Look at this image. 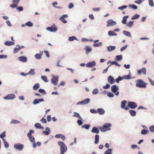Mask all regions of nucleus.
Masks as SVG:
<instances>
[{
    "instance_id": "nucleus-22",
    "label": "nucleus",
    "mask_w": 154,
    "mask_h": 154,
    "mask_svg": "<svg viewBox=\"0 0 154 154\" xmlns=\"http://www.w3.org/2000/svg\"><path fill=\"white\" fill-rule=\"evenodd\" d=\"M14 42L11 41H6L5 42L4 44L5 45L8 46H10L14 44Z\"/></svg>"
},
{
    "instance_id": "nucleus-23",
    "label": "nucleus",
    "mask_w": 154,
    "mask_h": 154,
    "mask_svg": "<svg viewBox=\"0 0 154 154\" xmlns=\"http://www.w3.org/2000/svg\"><path fill=\"white\" fill-rule=\"evenodd\" d=\"M24 46H20L18 48H15L14 49V54L17 53L19 50H20L22 49L23 48Z\"/></svg>"
},
{
    "instance_id": "nucleus-45",
    "label": "nucleus",
    "mask_w": 154,
    "mask_h": 154,
    "mask_svg": "<svg viewBox=\"0 0 154 154\" xmlns=\"http://www.w3.org/2000/svg\"><path fill=\"white\" fill-rule=\"evenodd\" d=\"M40 85L38 83H36L33 86V88L34 90H36L39 88Z\"/></svg>"
},
{
    "instance_id": "nucleus-59",
    "label": "nucleus",
    "mask_w": 154,
    "mask_h": 154,
    "mask_svg": "<svg viewBox=\"0 0 154 154\" xmlns=\"http://www.w3.org/2000/svg\"><path fill=\"white\" fill-rule=\"evenodd\" d=\"M17 6V5L15 3L11 4L10 5V7L11 8H16Z\"/></svg>"
},
{
    "instance_id": "nucleus-33",
    "label": "nucleus",
    "mask_w": 154,
    "mask_h": 154,
    "mask_svg": "<svg viewBox=\"0 0 154 154\" xmlns=\"http://www.w3.org/2000/svg\"><path fill=\"white\" fill-rule=\"evenodd\" d=\"M73 115H72V116L73 117H77L78 118L82 119L79 114L78 113L76 112H73Z\"/></svg>"
},
{
    "instance_id": "nucleus-51",
    "label": "nucleus",
    "mask_w": 154,
    "mask_h": 154,
    "mask_svg": "<svg viewBox=\"0 0 154 154\" xmlns=\"http://www.w3.org/2000/svg\"><path fill=\"white\" fill-rule=\"evenodd\" d=\"M123 79V77H122L121 76H119L115 80L117 83H119L120 81L122 80Z\"/></svg>"
},
{
    "instance_id": "nucleus-8",
    "label": "nucleus",
    "mask_w": 154,
    "mask_h": 154,
    "mask_svg": "<svg viewBox=\"0 0 154 154\" xmlns=\"http://www.w3.org/2000/svg\"><path fill=\"white\" fill-rule=\"evenodd\" d=\"M46 30L51 32H55L57 30V28L54 25H52L51 27H47L46 28Z\"/></svg>"
},
{
    "instance_id": "nucleus-56",
    "label": "nucleus",
    "mask_w": 154,
    "mask_h": 154,
    "mask_svg": "<svg viewBox=\"0 0 154 154\" xmlns=\"http://www.w3.org/2000/svg\"><path fill=\"white\" fill-rule=\"evenodd\" d=\"M144 1V0H136L134 2L138 5H140Z\"/></svg>"
},
{
    "instance_id": "nucleus-36",
    "label": "nucleus",
    "mask_w": 154,
    "mask_h": 154,
    "mask_svg": "<svg viewBox=\"0 0 154 154\" xmlns=\"http://www.w3.org/2000/svg\"><path fill=\"white\" fill-rule=\"evenodd\" d=\"M127 103V101L126 100H124L122 101L121 102V107L122 108H124L126 104Z\"/></svg>"
},
{
    "instance_id": "nucleus-44",
    "label": "nucleus",
    "mask_w": 154,
    "mask_h": 154,
    "mask_svg": "<svg viewBox=\"0 0 154 154\" xmlns=\"http://www.w3.org/2000/svg\"><path fill=\"white\" fill-rule=\"evenodd\" d=\"M90 127V125L89 124H85L82 125V128H85L86 129L88 130Z\"/></svg>"
},
{
    "instance_id": "nucleus-12",
    "label": "nucleus",
    "mask_w": 154,
    "mask_h": 154,
    "mask_svg": "<svg viewBox=\"0 0 154 154\" xmlns=\"http://www.w3.org/2000/svg\"><path fill=\"white\" fill-rule=\"evenodd\" d=\"M96 65L95 61H93L92 62H90L86 64V66L88 68H92L94 66Z\"/></svg>"
},
{
    "instance_id": "nucleus-41",
    "label": "nucleus",
    "mask_w": 154,
    "mask_h": 154,
    "mask_svg": "<svg viewBox=\"0 0 154 154\" xmlns=\"http://www.w3.org/2000/svg\"><path fill=\"white\" fill-rule=\"evenodd\" d=\"M92 94L94 95H96L97 94L99 93L98 89L97 88H94L92 91Z\"/></svg>"
},
{
    "instance_id": "nucleus-5",
    "label": "nucleus",
    "mask_w": 154,
    "mask_h": 154,
    "mask_svg": "<svg viewBox=\"0 0 154 154\" xmlns=\"http://www.w3.org/2000/svg\"><path fill=\"white\" fill-rule=\"evenodd\" d=\"M52 78L51 80V82L54 85H57V84L59 79L58 76H54L53 75H52Z\"/></svg>"
},
{
    "instance_id": "nucleus-19",
    "label": "nucleus",
    "mask_w": 154,
    "mask_h": 154,
    "mask_svg": "<svg viewBox=\"0 0 154 154\" xmlns=\"http://www.w3.org/2000/svg\"><path fill=\"white\" fill-rule=\"evenodd\" d=\"M51 131L50 129L48 127H46L45 129V131H42L43 134L45 135H48Z\"/></svg>"
},
{
    "instance_id": "nucleus-63",
    "label": "nucleus",
    "mask_w": 154,
    "mask_h": 154,
    "mask_svg": "<svg viewBox=\"0 0 154 154\" xmlns=\"http://www.w3.org/2000/svg\"><path fill=\"white\" fill-rule=\"evenodd\" d=\"M74 7V5L72 3H70L69 4L68 8L69 9H72Z\"/></svg>"
},
{
    "instance_id": "nucleus-39",
    "label": "nucleus",
    "mask_w": 154,
    "mask_h": 154,
    "mask_svg": "<svg viewBox=\"0 0 154 154\" xmlns=\"http://www.w3.org/2000/svg\"><path fill=\"white\" fill-rule=\"evenodd\" d=\"M131 73H129V74L127 75H125L123 76V79H131Z\"/></svg>"
},
{
    "instance_id": "nucleus-17",
    "label": "nucleus",
    "mask_w": 154,
    "mask_h": 154,
    "mask_svg": "<svg viewBox=\"0 0 154 154\" xmlns=\"http://www.w3.org/2000/svg\"><path fill=\"white\" fill-rule=\"evenodd\" d=\"M18 60L20 61L23 63L26 62L27 61V58L24 56H22L19 57H18Z\"/></svg>"
},
{
    "instance_id": "nucleus-49",
    "label": "nucleus",
    "mask_w": 154,
    "mask_h": 154,
    "mask_svg": "<svg viewBox=\"0 0 154 154\" xmlns=\"http://www.w3.org/2000/svg\"><path fill=\"white\" fill-rule=\"evenodd\" d=\"M102 42H100L98 43H95L93 44V46L95 47H98L102 45Z\"/></svg>"
},
{
    "instance_id": "nucleus-21",
    "label": "nucleus",
    "mask_w": 154,
    "mask_h": 154,
    "mask_svg": "<svg viewBox=\"0 0 154 154\" xmlns=\"http://www.w3.org/2000/svg\"><path fill=\"white\" fill-rule=\"evenodd\" d=\"M115 46L110 45L107 47V50L109 52H111L115 50L116 49Z\"/></svg>"
},
{
    "instance_id": "nucleus-2",
    "label": "nucleus",
    "mask_w": 154,
    "mask_h": 154,
    "mask_svg": "<svg viewBox=\"0 0 154 154\" xmlns=\"http://www.w3.org/2000/svg\"><path fill=\"white\" fill-rule=\"evenodd\" d=\"M136 82V86L137 87L140 88H145L146 87L147 83L141 79L137 80Z\"/></svg>"
},
{
    "instance_id": "nucleus-1",
    "label": "nucleus",
    "mask_w": 154,
    "mask_h": 154,
    "mask_svg": "<svg viewBox=\"0 0 154 154\" xmlns=\"http://www.w3.org/2000/svg\"><path fill=\"white\" fill-rule=\"evenodd\" d=\"M57 143L60 146V154H64L67 150L66 146L61 141H58Z\"/></svg>"
},
{
    "instance_id": "nucleus-24",
    "label": "nucleus",
    "mask_w": 154,
    "mask_h": 154,
    "mask_svg": "<svg viewBox=\"0 0 154 154\" xmlns=\"http://www.w3.org/2000/svg\"><path fill=\"white\" fill-rule=\"evenodd\" d=\"M105 110L102 108H98L97 109V113L100 115H103L105 113Z\"/></svg>"
},
{
    "instance_id": "nucleus-13",
    "label": "nucleus",
    "mask_w": 154,
    "mask_h": 154,
    "mask_svg": "<svg viewBox=\"0 0 154 154\" xmlns=\"http://www.w3.org/2000/svg\"><path fill=\"white\" fill-rule=\"evenodd\" d=\"M146 68L143 67L141 69L137 71V73L138 75H140L142 73L143 75H145L146 74Z\"/></svg>"
},
{
    "instance_id": "nucleus-40",
    "label": "nucleus",
    "mask_w": 154,
    "mask_h": 154,
    "mask_svg": "<svg viewBox=\"0 0 154 154\" xmlns=\"http://www.w3.org/2000/svg\"><path fill=\"white\" fill-rule=\"evenodd\" d=\"M128 7L129 8H132L134 10H136L137 8V6L134 5H129Z\"/></svg>"
},
{
    "instance_id": "nucleus-28",
    "label": "nucleus",
    "mask_w": 154,
    "mask_h": 154,
    "mask_svg": "<svg viewBox=\"0 0 154 154\" xmlns=\"http://www.w3.org/2000/svg\"><path fill=\"white\" fill-rule=\"evenodd\" d=\"M123 33L125 35L130 37L131 38V33L128 31L124 30L123 31Z\"/></svg>"
},
{
    "instance_id": "nucleus-62",
    "label": "nucleus",
    "mask_w": 154,
    "mask_h": 154,
    "mask_svg": "<svg viewBox=\"0 0 154 154\" xmlns=\"http://www.w3.org/2000/svg\"><path fill=\"white\" fill-rule=\"evenodd\" d=\"M77 122L79 125H81L83 123V122L82 120V119H78L77 120Z\"/></svg>"
},
{
    "instance_id": "nucleus-4",
    "label": "nucleus",
    "mask_w": 154,
    "mask_h": 154,
    "mask_svg": "<svg viewBox=\"0 0 154 154\" xmlns=\"http://www.w3.org/2000/svg\"><path fill=\"white\" fill-rule=\"evenodd\" d=\"M34 131L32 130H30L29 132L27 134V136L29 141L32 142H34L35 141V138L32 135V134L33 133Z\"/></svg>"
},
{
    "instance_id": "nucleus-43",
    "label": "nucleus",
    "mask_w": 154,
    "mask_h": 154,
    "mask_svg": "<svg viewBox=\"0 0 154 154\" xmlns=\"http://www.w3.org/2000/svg\"><path fill=\"white\" fill-rule=\"evenodd\" d=\"M127 26L131 28L133 25V22L132 21H130L128 23L126 24Z\"/></svg>"
},
{
    "instance_id": "nucleus-61",
    "label": "nucleus",
    "mask_w": 154,
    "mask_h": 154,
    "mask_svg": "<svg viewBox=\"0 0 154 154\" xmlns=\"http://www.w3.org/2000/svg\"><path fill=\"white\" fill-rule=\"evenodd\" d=\"M128 46V45H126L124 46L123 47H122L120 49V51L121 52H122L123 51L125 50L127 47Z\"/></svg>"
},
{
    "instance_id": "nucleus-18",
    "label": "nucleus",
    "mask_w": 154,
    "mask_h": 154,
    "mask_svg": "<svg viewBox=\"0 0 154 154\" xmlns=\"http://www.w3.org/2000/svg\"><path fill=\"white\" fill-rule=\"evenodd\" d=\"M55 137L56 138H60L63 141H64L65 140V137L61 134H57L55 136Z\"/></svg>"
},
{
    "instance_id": "nucleus-48",
    "label": "nucleus",
    "mask_w": 154,
    "mask_h": 154,
    "mask_svg": "<svg viewBox=\"0 0 154 154\" xmlns=\"http://www.w3.org/2000/svg\"><path fill=\"white\" fill-rule=\"evenodd\" d=\"M26 26L29 27H32L33 25V23H32L30 21H29L27 22L26 23Z\"/></svg>"
},
{
    "instance_id": "nucleus-54",
    "label": "nucleus",
    "mask_w": 154,
    "mask_h": 154,
    "mask_svg": "<svg viewBox=\"0 0 154 154\" xmlns=\"http://www.w3.org/2000/svg\"><path fill=\"white\" fill-rule=\"evenodd\" d=\"M140 17V15L137 14H135L132 17H131V19L133 20H135L137 18H138Z\"/></svg>"
},
{
    "instance_id": "nucleus-20",
    "label": "nucleus",
    "mask_w": 154,
    "mask_h": 154,
    "mask_svg": "<svg viewBox=\"0 0 154 154\" xmlns=\"http://www.w3.org/2000/svg\"><path fill=\"white\" fill-rule=\"evenodd\" d=\"M112 125L111 124L107 123L103 125V128H106L109 131L111 130V128H110V127L112 126Z\"/></svg>"
},
{
    "instance_id": "nucleus-6",
    "label": "nucleus",
    "mask_w": 154,
    "mask_h": 154,
    "mask_svg": "<svg viewBox=\"0 0 154 154\" xmlns=\"http://www.w3.org/2000/svg\"><path fill=\"white\" fill-rule=\"evenodd\" d=\"M14 147L17 150L21 151L24 147V145L19 143H17L14 144Z\"/></svg>"
},
{
    "instance_id": "nucleus-37",
    "label": "nucleus",
    "mask_w": 154,
    "mask_h": 154,
    "mask_svg": "<svg viewBox=\"0 0 154 154\" xmlns=\"http://www.w3.org/2000/svg\"><path fill=\"white\" fill-rule=\"evenodd\" d=\"M99 136L98 135L96 134L95 136V140L94 143L95 144H97L99 141Z\"/></svg>"
},
{
    "instance_id": "nucleus-11",
    "label": "nucleus",
    "mask_w": 154,
    "mask_h": 154,
    "mask_svg": "<svg viewBox=\"0 0 154 154\" xmlns=\"http://www.w3.org/2000/svg\"><path fill=\"white\" fill-rule=\"evenodd\" d=\"M107 27L113 26L116 24V23L112 20H109L107 21Z\"/></svg>"
},
{
    "instance_id": "nucleus-38",
    "label": "nucleus",
    "mask_w": 154,
    "mask_h": 154,
    "mask_svg": "<svg viewBox=\"0 0 154 154\" xmlns=\"http://www.w3.org/2000/svg\"><path fill=\"white\" fill-rule=\"evenodd\" d=\"M129 112L132 116H134L136 115V112L134 110L130 109Z\"/></svg>"
},
{
    "instance_id": "nucleus-46",
    "label": "nucleus",
    "mask_w": 154,
    "mask_h": 154,
    "mask_svg": "<svg viewBox=\"0 0 154 154\" xmlns=\"http://www.w3.org/2000/svg\"><path fill=\"white\" fill-rule=\"evenodd\" d=\"M42 79L45 82H48L47 79V77L44 76H42L41 77Z\"/></svg>"
},
{
    "instance_id": "nucleus-27",
    "label": "nucleus",
    "mask_w": 154,
    "mask_h": 154,
    "mask_svg": "<svg viewBox=\"0 0 154 154\" xmlns=\"http://www.w3.org/2000/svg\"><path fill=\"white\" fill-rule=\"evenodd\" d=\"M108 34L109 36H112L117 35V34L116 33H115L113 31L111 30H110L108 31Z\"/></svg>"
},
{
    "instance_id": "nucleus-26",
    "label": "nucleus",
    "mask_w": 154,
    "mask_h": 154,
    "mask_svg": "<svg viewBox=\"0 0 154 154\" xmlns=\"http://www.w3.org/2000/svg\"><path fill=\"white\" fill-rule=\"evenodd\" d=\"M91 132L93 133H95L97 134H98L99 133V129L95 127H94L93 128Z\"/></svg>"
},
{
    "instance_id": "nucleus-9",
    "label": "nucleus",
    "mask_w": 154,
    "mask_h": 154,
    "mask_svg": "<svg viewBox=\"0 0 154 154\" xmlns=\"http://www.w3.org/2000/svg\"><path fill=\"white\" fill-rule=\"evenodd\" d=\"M16 97V96L14 94H11L7 95L5 97H4L5 100H13Z\"/></svg>"
},
{
    "instance_id": "nucleus-50",
    "label": "nucleus",
    "mask_w": 154,
    "mask_h": 154,
    "mask_svg": "<svg viewBox=\"0 0 154 154\" xmlns=\"http://www.w3.org/2000/svg\"><path fill=\"white\" fill-rule=\"evenodd\" d=\"M149 5L151 7H152L154 6V3L153 0H149L148 1Z\"/></svg>"
},
{
    "instance_id": "nucleus-52",
    "label": "nucleus",
    "mask_w": 154,
    "mask_h": 154,
    "mask_svg": "<svg viewBox=\"0 0 154 154\" xmlns=\"http://www.w3.org/2000/svg\"><path fill=\"white\" fill-rule=\"evenodd\" d=\"M127 6L124 5L121 6L119 7L118 8V9L122 11L124 10V9L126 8H127Z\"/></svg>"
},
{
    "instance_id": "nucleus-47",
    "label": "nucleus",
    "mask_w": 154,
    "mask_h": 154,
    "mask_svg": "<svg viewBox=\"0 0 154 154\" xmlns=\"http://www.w3.org/2000/svg\"><path fill=\"white\" fill-rule=\"evenodd\" d=\"M112 150V149H109L104 152V154H111Z\"/></svg>"
},
{
    "instance_id": "nucleus-58",
    "label": "nucleus",
    "mask_w": 154,
    "mask_h": 154,
    "mask_svg": "<svg viewBox=\"0 0 154 154\" xmlns=\"http://www.w3.org/2000/svg\"><path fill=\"white\" fill-rule=\"evenodd\" d=\"M38 91L39 92L42 93L44 94H46L45 91L43 89L40 88L38 90Z\"/></svg>"
},
{
    "instance_id": "nucleus-14",
    "label": "nucleus",
    "mask_w": 154,
    "mask_h": 154,
    "mask_svg": "<svg viewBox=\"0 0 154 154\" xmlns=\"http://www.w3.org/2000/svg\"><path fill=\"white\" fill-rule=\"evenodd\" d=\"M44 101V100L42 98L35 99L33 100L32 103L34 105H36L39 103L40 102H43Z\"/></svg>"
},
{
    "instance_id": "nucleus-10",
    "label": "nucleus",
    "mask_w": 154,
    "mask_h": 154,
    "mask_svg": "<svg viewBox=\"0 0 154 154\" xmlns=\"http://www.w3.org/2000/svg\"><path fill=\"white\" fill-rule=\"evenodd\" d=\"M137 103L134 102H129L128 103V106L132 109H134L137 107Z\"/></svg>"
},
{
    "instance_id": "nucleus-34",
    "label": "nucleus",
    "mask_w": 154,
    "mask_h": 154,
    "mask_svg": "<svg viewBox=\"0 0 154 154\" xmlns=\"http://www.w3.org/2000/svg\"><path fill=\"white\" fill-rule=\"evenodd\" d=\"M75 40L79 41V39L75 36H74L70 37L68 38V40L70 41H73Z\"/></svg>"
},
{
    "instance_id": "nucleus-30",
    "label": "nucleus",
    "mask_w": 154,
    "mask_h": 154,
    "mask_svg": "<svg viewBox=\"0 0 154 154\" xmlns=\"http://www.w3.org/2000/svg\"><path fill=\"white\" fill-rule=\"evenodd\" d=\"M129 17V16H125L123 17V19L122 20V23L123 24H126V21L128 18Z\"/></svg>"
},
{
    "instance_id": "nucleus-7",
    "label": "nucleus",
    "mask_w": 154,
    "mask_h": 154,
    "mask_svg": "<svg viewBox=\"0 0 154 154\" xmlns=\"http://www.w3.org/2000/svg\"><path fill=\"white\" fill-rule=\"evenodd\" d=\"M90 102V99L87 98L79 102L76 103V105H84L88 104Z\"/></svg>"
},
{
    "instance_id": "nucleus-16",
    "label": "nucleus",
    "mask_w": 154,
    "mask_h": 154,
    "mask_svg": "<svg viewBox=\"0 0 154 154\" xmlns=\"http://www.w3.org/2000/svg\"><path fill=\"white\" fill-rule=\"evenodd\" d=\"M108 82L111 84H113L115 82L114 78L112 76H109L108 78Z\"/></svg>"
},
{
    "instance_id": "nucleus-55",
    "label": "nucleus",
    "mask_w": 154,
    "mask_h": 154,
    "mask_svg": "<svg viewBox=\"0 0 154 154\" xmlns=\"http://www.w3.org/2000/svg\"><path fill=\"white\" fill-rule=\"evenodd\" d=\"M110 87V85L109 84H107L106 85L103 86V88L104 89H107L109 88Z\"/></svg>"
},
{
    "instance_id": "nucleus-60",
    "label": "nucleus",
    "mask_w": 154,
    "mask_h": 154,
    "mask_svg": "<svg viewBox=\"0 0 154 154\" xmlns=\"http://www.w3.org/2000/svg\"><path fill=\"white\" fill-rule=\"evenodd\" d=\"M5 133V132L4 131L0 134V137L2 139L4 138V137L6 136Z\"/></svg>"
},
{
    "instance_id": "nucleus-31",
    "label": "nucleus",
    "mask_w": 154,
    "mask_h": 154,
    "mask_svg": "<svg viewBox=\"0 0 154 154\" xmlns=\"http://www.w3.org/2000/svg\"><path fill=\"white\" fill-rule=\"evenodd\" d=\"M35 127L37 128H39L43 130L44 129V127L42 126L39 123H36L35 125Z\"/></svg>"
},
{
    "instance_id": "nucleus-29",
    "label": "nucleus",
    "mask_w": 154,
    "mask_h": 154,
    "mask_svg": "<svg viewBox=\"0 0 154 154\" xmlns=\"http://www.w3.org/2000/svg\"><path fill=\"white\" fill-rule=\"evenodd\" d=\"M27 74L30 75L32 76H34L35 74V69H30L29 71L27 73Z\"/></svg>"
},
{
    "instance_id": "nucleus-57",
    "label": "nucleus",
    "mask_w": 154,
    "mask_h": 154,
    "mask_svg": "<svg viewBox=\"0 0 154 154\" xmlns=\"http://www.w3.org/2000/svg\"><path fill=\"white\" fill-rule=\"evenodd\" d=\"M150 131L151 132H154V125L150 126L149 128Z\"/></svg>"
},
{
    "instance_id": "nucleus-53",
    "label": "nucleus",
    "mask_w": 154,
    "mask_h": 154,
    "mask_svg": "<svg viewBox=\"0 0 154 154\" xmlns=\"http://www.w3.org/2000/svg\"><path fill=\"white\" fill-rule=\"evenodd\" d=\"M107 95L108 97L112 98L114 97V94L111 92H108L107 93Z\"/></svg>"
},
{
    "instance_id": "nucleus-15",
    "label": "nucleus",
    "mask_w": 154,
    "mask_h": 154,
    "mask_svg": "<svg viewBox=\"0 0 154 154\" xmlns=\"http://www.w3.org/2000/svg\"><path fill=\"white\" fill-rule=\"evenodd\" d=\"M85 50L86 51V53L87 54H88L90 53L91 52L92 50V48L89 46H85Z\"/></svg>"
},
{
    "instance_id": "nucleus-35",
    "label": "nucleus",
    "mask_w": 154,
    "mask_h": 154,
    "mask_svg": "<svg viewBox=\"0 0 154 154\" xmlns=\"http://www.w3.org/2000/svg\"><path fill=\"white\" fill-rule=\"evenodd\" d=\"M149 132V131L148 130L143 129L141 131V134L143 135H146L148 134Z\"/></svg>"
},
{
    "instance_id": "nucleus-42",
    "label": "nucleus",
    "mask_w": 154,
    "mask_h": 154,
    "mask_svg": "<svg viewBox=\"0 0 154 154\" xmlns=\"http://www.w3.org/2000/svg\"><path fill=\"white\" fill-rule=\"evenodd\" d=\"M20 123V122L15 119H13L12 120L10 124H18Z\"/></svg>"
},
{
    "instance_id": "nucleus-25",
    "label": "nucleus",
    "mask_w": 154,
    "mask_h": 154,
    "mask_svg": "<svg viewBox=\"0 0 154 154\" xmlns=\"http://www.w3.org/2000/svg\"><path fill=\"white\" fill-rule=\"evenodd\" d=\"M42 53L43 52L42 51L40 53L36 54L35 56V58L38 60L40 59L42 57Z\"/></svg>"
},
{
    "instance_id": "nucleus-3",
    "label": "nucleus",
    "mask_w": 154,
    "mask_h": 154,
    "mask_svg": "<svg viewBox=\"0 0 154 154\" xmlns=\"http://www.w3.org/2000/svg\"><path fill=\"white\" fill-rule=\"evenodd\" d=\"M119 87L118 86L114 85L111 87V91L112 92L115 94V95L118 96L119 94V92L118 91Z\"/></svg>"
},
{
    "instance_id": "nucleus-32",
    "label": "nucleus",
    "mask_w": 154,
    "mask_h": 154,
    "mask_svg": "<svg viewBox=\"0 0 154 154\" xmlns=\"http://www.w3.org/2000/svg\"><path fill=\"white\" fill-rule=\"evenodd\" d=\"M122 55H117L116 57V58L115 59V60L117 61H119L122 60Z\"/></svg>"
},
{
    "instance_id": "nucleus-64",
    "label": "nucleus",
    "mask_w": 154,
    "mask_h": 154,
    "mask_svg": "<svg viewBox=\"0 0 154 154\" xmlns=\"http://www.w3.org/2000/svg\"><path fill=\"white\" fill-rule=\"evenodd\" d=\"M90 112L92 113H97V110L94 109H91L90 110Z\"/></svg>"
}]
</instances>
